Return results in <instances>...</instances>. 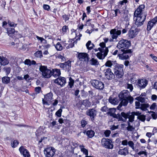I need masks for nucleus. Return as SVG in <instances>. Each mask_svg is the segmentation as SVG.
I'll use <instances>...</instances> for the list:
<instances>
[{
	"instance_id": "nucleus-50",
	"label": "nucleus",
	"mask_w": 157,
	"mask_h": 157,
	"mask_svg": "<svg viewBox=\"0 0 157 157\" xmlns=\"http://www.w3.org/2000/svg\"><path fill=\"white\" fill-rule=\"evenodd\" d=\"M111 133V131L109 130H106L104 132V134L106 137H109Z\"/></svg>"
},
{
	"instance_id": "nucleus-11",
	"label": "nucleus",
	"mask_w": 157,
	"mask_h": 157,
	"mask_svg": "<svg viewBox=\"0 0 157 157\" xmlns=\"http://www.w3.org/2000/svg\"><path fill=\"white\" fill-rule=\"evenodd\" d=\"M56 150L53 147H49L45 149L44 153L46 157H53L55 154Z\"/></svg>"
},
{
	"instance_id": "nucleus-30",
	"label": "nucleus",
	"mask_w": 157,
	"mask_h": 157,
	"mask_svg": "<svg viewBox=\"0 0 157 157\" xmlns=\"http://www.w3.org/2000/svg\"><path fill=\"white\" fill-rule=\"evenodd\" d=\"M86 134L88 137L90 138H92L94 136V132L93 130H88L86 132Z\"/></svg>"
},
{
	"instance_id": "nucleus-13",
	"label": "nucleus",
	"mask_w": 157,
	"mask_h": 157,
	"mask_svg": "<svg viewBox=\"0 0 157 157\" xmlns=\"http://www.w3.org/2000/svg\"><path fill=\"white\" fill-rule=\"evenodd\" d=\"M92 84L95 88L99 90H102L104 87V85L103 82L98 80H93Z\"/></svg>"
},
{
	"instance_id": "nucleus-19",
	"label": "nucleus",
	"mask_w": 157,
	"mask_h": 157,
	"mask_svg": "<svg viewBox=\"0 0 157 157\" xmlns=\"http://www.w3.org/2000/svg\"><path fill=\"white\" fill-rule=\"evenodd\" d=\"M19 150L24 157H30V155L29 151L23 147L21 146L20 147Z\"/></svg>"
},
{
	"instance_id": "nucleus-7",
	"label": "nucleus",
	"mask_w": 157,
	"mask_h": 157,
	"mask_svg": "<svg viewBox=\"0 0 157 157\" xmlns=\"http://www.w3.org/2000/svg\"><path fill=\"white\" fill-rule=\"evenodd\" d=\"M101 145L105 148L112 149L113 148V145L111 140L109 139L102 138L101 141Z\"/></svg>"
},
{
	"instance_id": "nucleus-29",
	"label": "nucleus",
	"mask_w": 157,
	"mask_h": 157,
	"mask_svg": "<svg viewBox=\"0 0 157 157\" xmlns=\"http://www.w3.org/2000/svg\"><path fill=\"white\" fill-rule=\"evenodd\" d=\"M82 105H84L86 107H87L90 106L91 103L88 100L86 99L82 101Z\"/></svg>"
},
{
	"instance_id": "nucleus-44",
	"label": "nucleus",
	"mask_w": 157,
	"mask_h": 157,
	"mask_svg": "<svg viewBox=\"0 0 157 157\" xmlns=\"http://www.w3.org/2000/svg\"><path fill=\"white\" fill-rule=\"evenodd\" d=\"M149 107V105L147 104H144L142 105L141 109L142 110L145 111L147 108Z\"/></svg>"
},
{
	"instance_id": "nucleus-1",
	"label": "nucleus",
	"mask_w": 157,
	"mask_h": 157,
	"mask_svg": "<svg viewBox=\"0 0 157 157\" xmlns=\"http://www.w3.org/2000/svg\"><path fill=\"white\" fill-rule=\"evenodd\" d=\"M144 5H140L134 12V19L135 17H136L135 23L137 27L142 25L146 19V15L145 14L144 15L142 13L143 9H144Z\"/></svg>"
},
{
	"instance_id": "nucleus-55",
	"label": "nucleus",
	"mask_w": 157,
	"mask_h": 157,
	"mask_svg": "<svg viewBox=\"0 0 157 157\" xmlns=\"http://www.w3.org/2000/svg\"><path fill=\"white\" fill-rule=\"evenodd\" d=\"M138 154L139 155L144 154L145 156H146L147 155L146 152L144 151H140L138 153Z\"/></svg>"
},
{
	"instance_id": "nucleus-26",
	"label": "nucleus",
	"mask_w": 157,
	"mask_h": 157,
	"mask_svg": "<svg viewBox=\"0 0 157 157\" xmlns=\"http://www.w3.org/2000/svg\"><path fill=\"white\" fill-rule=\"evenodd\" d=\"M10 77L7 76L3 77L2 78V82L5 84H8L10 83Z\"/></svg>"
},
{
	"instance_id": "nucleus-60",
	"label": "nucleus",
	"mask_w": 157,
	"mask_h": 157,
	"mask_svg": "<svg viewBox=\"0 0 157 157\" xmlns=\"http://www.w3.org/2000/svg\"><path fill=\"white\" fill-rule=\"evenodd\" d=\"M156 103H154L150 106V108L151 109H155L156 107Z\"/></svg>"
},
{
	"instance_id": "nucleus-5",
	"label": "nucleus",
	"mask_w": 157,
	"mask_h": 157,
	"mask_svg": "<svg viewBox=\"0 0 157 157\" xmlns=\"http://www.w3.org/2000/svg\"><path fill=\"white\" fill-rule=\"evenodd\" d=\"M39 70L42 73V75L45 78H49L52 76V71L47 68V66L40 65Z\"/></svg>"
},
{
	"instance_id": "nucleus-47",
	"label": "nucleus",
	"mask_w": 157,
	"mask_h": 157,
	"mask_svg": "<svg viewBox=\"0 0 157 157\" xmlns=\"http://www.w3.org/2000/svg\"><path fill=\"white\" fill-rule=\"evenodd\" d=\"M127 89H129L130 91L131 92L133 89V86L132 84H127Z\"/></svg>"
},
{
	"instance_id": "nucleus-61",
	"label": "nucleus",
	"mask_w": 157,
	"mask_h": 157,
	"mask_svg": "<svg viewBox=\"0 0 157 157\" xmlns=\"http://www.w3.org/2000/svg\"><path fill=\"white\" fill-rule=\"evenodd\" d=\"M151 116L153 119H155L157 117V115L154 112H152Z\"/></svg>"
},
{
	"instance_id": "nucleus-12",
	"label": "nucleus",
	"mask_w": 157,
	"mask_h": 157,
	"mask_svg": "<svg viewBox=\"0 0 157 157\" xmlns=\"http://www.w3.org/2000/svg\"><path fill=\"white\" fill-rule=\"evenodd\" d=\"M105 76L108 80H112L115 78V75L112 72L111 70L108 68L104 70Z\"/></svg>"
},
{
	"instance_id": "nucleus-46",
	"label": "nucleus",
	"mask_w": 157,
	"mask_h": 157,
	"mask_svg": "<svg viewBox=\"0 0 157 157\" xmlns=\"http://www.w3.org/2000/svg\"><path fill=\"white\" fill-rule=\"evenodd\" d=\"M8 23L9 24V25L11 27H16L17 25V24H15L14 23L12 22H11L10 21H8Z\"/></svg>"
},
{
	"instance_id": "nucleus-57",
	"label": "nucleus",
	"mask_w": 157,
	"mask_h": 157,
	"mask_svg": "<svg viewBox=\"0 0 157 157\" xmlns=\"http://www.w3.org/2000/svg\"><path fill=\"white\" fill-rule=\"evenodd\" d=\"M128 142L127 140H123L121 142L122 144L123 145H127L128 144Z\"/></svg>"
},
{
	"instance_id": "nucleus-23",
	"label": "nucleus",
	"mask_w": 157,
	"mask_h": 157,
	"mask_svg": "<svg viewBox=\"0 0 157 157\" xmlns=\"http://www.w3.org/2000/svg\"><path fill=\"white\" fill-rule=\"evenodd\" d=\"M0 63L2 65H5L8 64L9 62L6 58L0 56Z\"/></svg>"
},
{
	"instance_id": "nucleus-24",
	"label": "nucleus",
	"mask_w": 157,
	"mask_h": 157,
	"mask_svg": "<svg viewBox=\"0 0 157 157\" xmlns=\"http://www.w3.org/2000/svg\"><path fill=\"white\" fill-rule=\"evenodd\" d=\"M114 72H123V65H116L115 66L114 69Z\"/></svg>"
},
{
	"instance_id": "nucleus-22",
	"label": "nucleus",
	"mask_w": 157,
	"mask_h": 157,
	"mask_svg": "<svg viewBox=\"0 0 157 157\" xmlns=\"http://www.w3.org/2000/svg\"><path fill=\"white\" fill-rule=\"evenodd\" d=\"M60 74V71L59 69H55L52 71V75L54 77H58Z\"/></svg>"
},
{
	"instance_id": "nucleus-34",
	"label": "nucleus",
	"mask_w": 157,
	"mask_h": 157,
	"mask_svg": "<svg viewBox=\"0 0 157 157\" xmlns=\"http://www.w3.org/2000/svg\"><path fill=\"white\" fill-rule=\"evenodd\" d=\"M113 63H114L113 61L108 60L105 63V65L106 67H111L113 65Z\"/></svg>"
},
{
	"instance_id": "nucleus-58",
	"label": "nucleus",
	"mask_w": 157,
	"mask_h": 157,
	"mask_svg": "<svg viewBox=\"0 0 157 157\" xmlns=\"http://www.w3.org/2000/svg\"><path fill=\"white\" fill-rule=\"evenodd\" d=\"M36 38L38 40H40L41 42H42L43 40L45 41V42H47L46 40L42 37H40L38 36H36Z\"/></svg>"
},
{
	"instance_id": "nucleus-36",
	"label": "nucleus",
	"mask_w": 157,
	"mask_h": 157,
	"mask_svg": "<svg viewBox=\"0 0 157 157\" xmlns=\"http://www.w3.org/2000/svg\"><path fill=\"white\" fill-rule=\"evenodd\" d=\"M128 144L129 147L132 148L133 151L135 150V148L134 147V144L133 142L132 141H129L128 142Z\"/></svg>"
},
{
	"instance_id": "nucleus-59",
	"label": "nucleus",
	"mask_w": 157,
	"mask_h": 157,
	"mask_svg": "<svg viewBox=\"0 0 157 157\" xmlns=\"http://www.w3.org/2000/svg\"><path fill=\"white\" fill-rule=\"evenodd\" d=\"M63 17L65 21L66 22L69 19V17L66 15H63Z\"/></svg>"
},
{
	"instance_id": "nucleus-43",
	"label": "nucleus",
	"mask_w": 157,
	"mask_h": 157,
	"mask_svg": "<svg viewBox=\"0 0 157 157\" xmlns=\"http://www.w3.org/2000/svg\"><path fill=\"white\" fill-rule=\"evenodd\" d=\"M4 69L6 73V75L8 76L10 72V67L4 68Z\"/></svg>"
},
{
	"instance_id": "nucleus-39",
	"label": "nucleus",
	"mask_w": 157,
	"mask_h": 157,
	"mask_svg": "<svg viewBox=\"0 0 157 157\" xmlns=\"http://www.w3.org/2000/svg\"><path fill=\"white\" fill-rule=\"evenodd\" d=\"M35 56L37 57L41 58L42 56V53L40 51H38L35 53Z\"/></svg>"
},
{
	"instance_id": "nucleus-49",
	"label": "nucleus",
	"mask_w": 157,
	"mask_h": 157,
	"mask_svg": "<svg viewBox=\"0 0 157 157\" xmlns=\"http://www.w3.org/2000/svg\"><path fill=\"white\" fill-rule=\"evenodd\" d=\"M19 142L17 140H14L13 141V144L11 143L12 146L13 147H15L18 144Z\"/></svg>"
},
{
	"instance_id": "nucleus-21",
	"label": "nucleus",
	"mask_w": 157,
	"mask_h": 157,
	"mask_svg": "<svg viewBox=\"0 0 157 157\" xmlns=\"http://www.w3.org/2000/svg\"><path fill=\"white\" fill-rule=\"evenodd\" d=\"M118 153L120 155L125 156L129 154L128 148L125 147L123 149H120Z\"/></svg>"
},
{
	"instance_id": "nucleus-18",
	"label": "nucleus",
	"mask_w": 157,
	"mask_h": 157,
	"mask_svg": "<svg viewBox=\"0 0 157 157\" xmlns=\"http://www.w3.org/2000/svg\"><path fill=\"white\" fill-rule=\"evenodd\" d=\"M147 84V81L145 79L139 80L137 82L138 87L140 90L144 89Z\"/></svg>"
},
{
	"instance_id": "nucleus-37",
	"label": "nucleus",
	"mask_w": 157,
	"mask_h": 157,
	"mask_svg": "<svg viewBox=\"0 0 157 157\" xmlns=\"http://www.w3.org/2000/svg\"><path fill=\"white\" fill-rule=\"evenodd\" d=\"M55 47L58 50L61 51L63 49V47L61 44L59 42H58L56 44Z\"/></svg>"
},
{
	"instance_id": "nucleus-14",
	"label": "nucleus",
	"mask_w": 157,
	"mask_h": 157,
	"mask_svg": "<svg viewBox=\"0 0 157 157\" xmlns=\"http://www.w3.org/2000/svg\"><path fill=\"white\" fill-rule=\"evenodd\" d=\"M78 59L82 61L88 62L89 61V56L86 53H79L78 56Z\"/></svg>"
},
{
	"instance_id": "nucleus-54",
	"label": "nucleus",
	"mask_w": 157,
	"mask_h": 157,
	"mask_svg": "<svg viewBox=\"0 0 157 157\" xmlns=\"http://www.w3.org/2000/svg\"><path fill=\"white\" fill-rule=\"evenodd\" d=\"M43 8L45 10H49L50 9V7L48 5L44 4L43 5Z\"/></svg>"
},
{
	"instance_id": "nucleus-38",
	"label": "nucleus",
	"mask_w": 157,
	"mask_h": 157,
	"mask_svg": "<svg viewBox=\"0 0 157 157\" xmlns=\"http://www.w3.org/2000/svg\"><path fill=\"white\" fill-rule=\"evenodd\" d=\"M71 62L70 60H68L67 62L65 63V65L66 67L67 68L68 70L70 69L71 67Z\"/></svg>"
},
{
	"instance_id": "nucleus-64",
	"label": "nucleus",
	"mask_w": 157,
	"mask_h": 157,
	"mask_svg": "<svg viewBox=\"0 0 157 157\" xmlns=\"http://www.w3.org/2000/svg\"><path fill=\"white\" fill-rule=\"evenodd\" d=\"M150 56L155 60L157 62V57L156 56H153L152 54H151Z\"/></svg>"
},
{
	"instance_id": "nucleus-15",
	"label": "nucleus",
	"mask_w": 157,
	"mask_h": 157,
	"mask_svg": "<svg viewBox=\"0 0 157 157\" xmlns=\"http://www.w3.org/2000/svg\"><path fill=\"white\" fill-rule=\"evenodd\" d=\"M86 114L87 115L90 117L91 120L93 121L96 115L97 111L94 108L90 109L86 111Z\"/></svg>"
},
{
	"instance_id": "nucleus-48",
	"label": "nucleus",
	"mask_w": 157,
	"mask_h": 157,
	"mask_svg": "<svg viewBox=\"0 0 157 157\" xmlns=\"http://www.w3.org/2000/svg\"><path fill=\"white\" fill-rule=\"evenodd\" d=\"M81 126L82 127L84 128L87 124V122L84 120H82L81 121Z\"/></svg>"
},
{
	"instance_id": "nucleus-31",
	"label": "nucleus",
	"mask_w": 157,
	"mask_h": 157,
	"mask_svg": "<svg viewBox=\"0 0 157 157\" xmlns=\"http://www.w3.org/2000/svg\"><path fill=\"white\" fill-rule=\"evenodd\" d=\"M128 127H127V129L128 131L132 132L135 129V127L131 125L129 122H127Z\"/></svg>"
},
{
	"instance_id": "nucleus-10",
	"label": "nucleus",
	"mask_w": 157,
	"mask_h": 157,
	"mask_svg": "<svg viewBox=\"0 0 157 157\" xmlns=\"http://www.w3.org/2000/svg\"><path fill=\"white\" fill-rule=\"evenodd\" d=\"M121 115L122 117H124V119L123 118V121H121L125 122L128 118V122H132L134 121L135 115L133 114L132 112L131 113V114H129L128 113H126L124 112H122L121 113Z\"/></svg>"
},
{
	"instance_id": "nucleus-16",
	"label": "nucleus",
	"mask_w": 157,
	"mask_h": 157,
	"mask_svg": "<svg viewBox=\"0 0 157 157\" xmlns=\"http://www.w3.org/2000/svg\"><path fill=\"white\" fill-rule=\"evenodd\" d=\"M54 82L61 87L64 86L66 83V78L62 77L58 78L54 80Z\"/></svg>"
},
{
	"instance_id": "nucleus-62",
	"label": "nucleus",
	"mask_w": 157,
	"mask_h": 157,
	"mask_svg": "<svg viewBox=\"0 0 157 157\" xmlns=\"http://www.w3.org/2000/svg\"><path fill=\"white\" fill-rule=\"evenodd\" d=\"M127 2V0H123L119 2V3L121 5H124V3L126 4Z\"/></svg>"
},
{
	"instance_id": "nucleus-28",
	"label": "nucleus",
	"mask_w": 157,
	"mask_h": 157,
	"mask_svg": "<svg viewBox=\"0 0 157 157\" xmlns=\"http://www.w3.org/2000/svg\"><path fill=\"white\" fill-rule=\"evenodd\" d=\"M90 62L91 65L94 66H97L99 64V62L97 59L94 58H92L90 60Z\"/></svg>"
},
{
	"instance_id": "nucleus-4",
	"label": "nucleus",
	"mask_w": 157,
	"mask_h": 157,
	"mask_svg": "<svg viewBox=\"0 0 157 157\" xmlns=\"http://www.w3.org/2000/svg\"><path fill=\"white\" fill-rule=\"evenodd\" d=\"M121 27L117 26L115 29L111 30L110 33L112 39L109 40L110 42H113L114 39H117L118 36H120L121 34Z\"/></svg>"
},
{
	"instance_id": "nucleus-25",
	"label": "nucleus",
	"mask_w": 157,
	"mask_h": 157,
	"mask_svg": "<svg viewBox=\"0 0 157 157\" xmlns=\"http://www.w3.org/2000/svg\"><path fill=\"white\" fill-rule=\"evenodd\" d=\"M109 100L110 103L114 105H117L119 102L118 99L117 98H113L112 97H110Z\"/></svg>"
},
{
	"instance_id": "nucleus-45",
	"label": "nucleus",
	"mask_w": 157,
	"mask_h": 157,
	"mask_svg": "<svg viewBox=\"0 0 157 157\" xmlns=\"http://www.w3.org/2000/svg\"><path fill=\"white\" fill-rule=\"evenodd\" d=\"M62 110L61 109H59L56 113V115L58 117H60L61 116V113Z\"/></svg>"
},
{
	"instance_id": "nucleus-6",
	"label": "nucleus",
	"mask_w": 157,
	"mask_h": 157,
	"mask_svg": "<svg viewBox=\"0 0 157 157\" xmlns=\"http://www.w3.org/2000/svg\"><path fill=\"white\" fill-rule=\"evenodd\" d=\"M131 45V42L126 40L122 39L119 41L117 47L119 49H127Z\"/></svg>"
},
{
	"instance_id": "nucleus-53",
	"label": "nucleus",
	"mask_w": 157,
	"mask_h": 157,
	"mask_svg": "<svg viewBox=\"0 0 157 157\" xmlns=\"http://www.w3.org/2000/svg\"><path fill=\"white\" fill-rule=\"evenodd\" d=\"M35 91L37 93H39L41 91V88L40 87L38 86L35 88Z\"/></svg>"
},
{
	"instance_id": "nucleus-42",
	"label": "nucleus",
	"mask_w": 157,
	"mask_h": 157,
	"mask_svg": "<svg viewBox=\"0 0 157 157\" xmlns=\"http://www.w3.org/2000/svg\"><path fill=\"white\" fill-rule=\"evenodd\" d=\"M137 118L142 121H144L145 119V116L144 115H140L137 117Z\"/></svg>"
},
{
	"instance_id": "nucleus-52",
	"label": "nucleus",
	"mask_w": 157,
	"mask_h": 157,
	"mask_svg": "<svg viewBox=\"0 0 157 157\" xmlns=\"http://www.w3.org/2000/svg\"><path fill=\"white\" fill-rule=\"evenodd\" d=\"M101 110L102 112H106L109 110V109L106 106H104L101 108Z\"/></svg>"
},
{
	"instance_id": "nucleus-56",
	"label": "nucleus",
	"mask_w": 157,
	"mask_h": 157,
	"mask_svg": "<svg viewBox=\"0 0 157 157\" xmlns=\"http://www.w3.org/2000/svg\"><path fill=\"white\" fill-rule=\"evenodd\" d=\"M31 60L29 59H26L25 61V64L30 66Z\"/></svg>"
},
{
	"instance_id": "nucleus-51",
	"label": "nucleus",
	"mask_w": 157,
	"mask_h": 157,
	"mask_svg": "<svg viewBox=\"0 0 157 157\" xmlns=\"http://www.w3.org/2000/svg\"><path fill=\"white\" fill-rule=\"evenodd\" d=\"M81 151L86 155V156H88V151L87 149L85 148H81Z\"/></svg>"
},
{
	"instance_id": "nucleus-3",
	"label": "nucleus",
	"mask_w": 157,
	"mask_h": 157,
	"mask_svg": "<svg viewBox=\"0 0 157 157\" xmlns=\"http://www.w3.org/2000/svg\"><path fill=\"white\" fill-rule=\"evenodd\" d=\"M99 45L101 48H98L100 52H98L97 54V56L99 59H103L107 55L109 50L108 48L105 47V43L104 42L101 43Z\"/></svg>"
},
{
	"instance_id": "nucleus-8",
	"label": "nucleus",
	"mask_w": 157,
	"mask_h": 157,
	"mask_svg": "<svg viewBox=\"0 0 157 157\" xmlns=\"http://www.w3.org/2000/svg\"><path fill=\"white\" fill-rule=\"evenodd\" d=\"M123 52L122 54H119L118 56L120 59L122 60L127 59L129 58V56L128 54H130L132 52L131 49H124L120 50Z\"/></svg>"
},
{
	"instance_id": "nucleus-40",
	"label": "nucleus",
	"mask_w": 157,
	"mask_h": 157,
	"mask_svg": "<svg viewBox=\"0 0 157 157\" xmlns=\"http://www.w3.org/2000/svg\"><path fill=\"white\" fill-rule=\"evenodd\" d=\"M135 99L142 103L144 102L145 100L144 98L141 97V96H140L139 97L136 98Z\"/></svg>"
},
{
	"instance_id": "nucleus-32",
	"label": "nucleus",
	"mask_w": 157,
	"mask_h": 157,
	"mask_svg": "<svg viewBox=\"0 0 157 157\" xmlns=\"http://www.w3.org/2000/svg\"><path fill=\"white\" fill-rule=\"evenodd\" d=\"M152 20L148 22L147 24V30H150L155 24Z\"/></svg>"
},
{
	"instance_id": "nucleus-41",
	"label": "nucleus",
	"mask_w": 157,
	"mask_h": 157,
	"mask_svg": "<svg viewBox=\"0 0 157 157\" xmlns=\"http://www.w3.org/2000/svg\"><path fill=\"white\" fill-rule=\"evenodd\" d=\"M74 82V80L71 77H70L69 78V82L68 85L70 88H71L73 86Z\"/></svg>"
},
{
	"instance_id": "nucleus-27",
	"label": "nucleus",
	"mask_w": 157,
	"mask_h": 157,
	"mask_svg": "<svg viewBox=\"0 0 157 157\" xmlns=\"http://www.w3.org/2000/svg\"><path fill=\"white\" fill-rule=\"evenodd\" d=\"M86 46L87 49L89 50H91L94 47V44L92 43L91 41L90 40H89L87 43Z\"/></svg>"
},
{
	"instance_id": "nucleus-17",
	"label": "nucleus",
	"mask_w": 157,
	"mask_h": 157,
	"mask_svg": "<svg viewBox=\"0 0 157 157\" xmlns=\"http://www.w3.org/2000/svg\"><path fill=\"white\" fill-rule=\"evenodd\" d=\"M53 94L51 92H50L44 95V99H43L42 101L44 104H48V103L50 102L52 99Z\"/></svg>"
},
{
	"instance_id": "nucleus-33",
	"label": "nucleus",
	"mask_w": 157,
	"mask_h": 157,
	"mask_svg": "<svg viewBox=\"0 0 157 157\" xmlns=\"http://www.w3.org/2000/svg\"><path fill=\"white\" fill-rule=\"evenodd\" d=\"M7 31L8 35L10 36H11V34L14 33L15 32V30L14 29L12 28H9L7 29Z\"/></svg>"
},
{
	"instance_id": "nucleus-35",
	"label": "nucleus",
	"mask_w": 157,
	"mask_h": 157,
	"mask_svg": "<svg viewBox=\"0 0 157 157\" xmlns=\"http://www.w3.org/2000/svg\"><path fill=\"white\" fill-rule=\"evenodd\" d=\"M115 75H116L117 77L118 78H121L124 75L123 72H114Z\"/></svg>"
},
{
	"instance_id": "nucleus-20",
	"label": "nucleus",
	"mask_w": 157,
	"mask_h": 157,
	"mask_svg": "<svg viewBox=\"0 0 157 157\" xmlns=\"http://www.w3.org/2000/svg\"><path fill=\"white\" fill-rule=\"evenodd\" d=\"M138 32V30L135 29L132 30V29H130L128 32V36L130 38H134L137 35Z\"/></svg>"
},
{
	"instance_id": "nucleus-2",
	"label": "nucleus",
	"mask_w": 157,
	"mask_h": 157,
	"mask_svg": "<svg viewBox=\"0 0 157 157\" xmlns=\"http://www.w3.org/2000/svg\"><path fill=\"white\" fill-rule=\"evenodd\" d=\"M119 97L121 101L119 105L121 104L126 106L128 101L130 104H132L133 101V98L130 96V93L127 90L122 91L119 94Z\"/></svg>"
},
{
	"instance_id": "nucleus-9",
	"label": "nucleus",
	"mask_w": 157,
	"mask_h": 157,
	"mask_svg": "<svg viewBox=\"0 0 157 157\" xmlns=\"http://www.w3.org/2000/svg\"><path fill=\"white\" fill-rule=\"evenodd\" d=\"M116 110V109L115 108L109 109V111L107 112V114L110 116L118 119L119 121H123V118L121 117V114L118 113L117 114L114 113Z\"/></svg>"
},
{
	"instance_id": "nucleus-63",
	"label": "nucleus",
	"mask_w": 157,
	"mask_h": 157,
	"mask_svg": "<svg viewBox=\"0 0 157 157\" xmlns=\"http://www.w3.org/2000/svg\"><path fill=\"white\" fill-rule=\"evenodd\" d=\"M118 128V126H115V125H113L112 126H111V127L110 128V129L112 130H115V129H116L117 128Z\"/></svg>"
}]
</instances>
